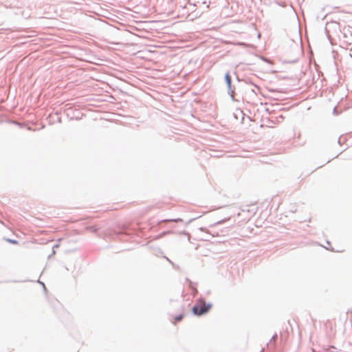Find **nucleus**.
<instances>
[{
	"mask_svg": "<svg viewBox=\"0 0 352 352\" xmlns=\"http://www.w3.org/2000/svg\"><path fill=\"white\" fill-rule=\"evenodd\" d=\"M211 307L212 305L210 303L206 305L205 302L201 301L199 304L194 305L192 310L195 315L201 316L206 314Z\"/></svg>",
	"mask_w": 352,
	"mask_h": 352,
	"instance_id": "1",
	"label": "nucleus"
},
{
	"mask_svg": "<svg viewBox=\"0 0 352 352\" xmlns=\"http://www.w3.org/2000/svg\"><path fill=\"white\" fill-rule=\"evenodd\" d=\"M225 80L228 87V93L232 100H234V89L232 87V80L230 74L228 72L225 75Z\"/></svg>",
	"mask_w": 352,
	"mask_h": 352,
	"instance_id": "2",
	"label": "nucleus"
},
{
	"mask_svg": "<svg viewBox=\"0 0 352 352\" xmlns=\"http://www.w3.org/2000/svg\"><path fill=\"white\" fill-rule=\"evenodd\" d=\"M199 230L201 232H205L206 234V236H204L203 238L204 241H210L211 238H213L215 236L214 234L210 233L209 231H208L204 228H200Z\"/></svg>",
	"mask_w": 352,
	"mask_h": 352,
	"instance_id": "3",
	"label": "nucleus"
},
{
	"mask_svg": "<svg viewBox=\"0 0 352 352\" xmlns=\"http://www.w3.org/2000/svg\"><path fill=\"white\" fill-rule=\"evenodd\" d=\"M183 318V315L181 314V315H179L177 316L176 318H175V320L179 322Z\"/></svg>",
	"mask_w": 352,
	"mask_h": 352,
	"instance_id": "4",
	"label": "nucleus"
},
{
	"mask_svg": "<svg viewBox=\"0 0 352 352\" xmlns=\"http://www.w3.org/2000/svg\"><path fill=\"white\" fill-rule=\"evenodd\" d=\"M170 221H175V222H179V221H182V220L181 219H172Z\"/></svg>",
	"mask_w": 352,
	"mask_h": 352,
	"instance_id": "5",
	"label": "nucleus"
},
{
	"mask_svg": "<svg viewBox=\"0 0 352 352\" xmlns=\"http://www.w3.org/2000/svg\"><path fill=\"white\" fill-rule=\"evenodd\" d=\"M8 241H9V242H10V243H17V241H15V240H11V239H9V240H8Z\"/></svg>",
	"mask_w": 352,
	"mask_h": 352,
	"instance_id": "6",
	"label": "nucleus"
},
{
	"mask_svg": "<svg viewBox=\"0 0 352 352\" xmlns=\"http://www.w3.org/2000/svg\"><path fill=\"white\" fill-rule=\"evenodd\" d=\"M58 245H55L53 247V252H52V254H55L54 248H58Z\"/></svg>",
	"mask_w": 352,
	"mask_h": 352,
	"instance_id": "7",
	"label": "nucleus"
},
{
	"mask_svg": "<svg viewBox=\"0 0 352 352\" xmlns=\"http://www.w3.org/2000/svg\"><path fill=\"white\" fill-rule=\"evenodd\" d=\"M276 336H277L275 334V335L272 338L271 341H274V340H275V339H276Z\"/></svg>",
	"mask_w": 352,
	"mask_h": 352,
	"instance_id": "8",
	"label": "nucleus"
},
{
	"mask_svg": "<svg viewBox=\"0 0 352 352\" xmlns=\"http://www.w3.org/2000/svg\"><path fill=\"white\" fill-rule=\"evenodd\" d=\"M239 45L246 46L247 45L244 43H239Z\"/></svg>",
	"mask_w": 352,
	"mask_h": 352,
	"instance_id": "9",
	"label": "nucleus"
},
{
	"mask_svg": "<svg viewBox=\"0 0 352 352\" xmlns=\"http://www.w3.org/2000/svg\"><path fill=\"white\" fill-rule=\"evenodd\" d=\"M39 283L43 286L44 289H45V286L44 283L42 282H39Z\"/></svg>",
	"mask_w": 352,
	"mask_h": 352,
	"instance_id": "10",
	"label": "nucleus"
},
{
	"mask_svg": "<svg viewBox=\"0 0 352 352\" xmlns=\"http://www.w3.org/2000/svg\"><path fill=\"white\" fill-rule=\"evenodd\" d=\"M188 235V239L190 240V235L188 234H186Z\"/></svg>",
	"mask_w": 352,
	"mask_h": 352,
	"instance_id": "11",
	"label": "nucleus"
},
{
	"mask_svg": "<svg viewBox=\"0 0 352 352\" xmlns=\"http://www.w3.org/2000/svg\"><path fill=\"white\" fill-rule=\"evenodd\" d=\"M221 223V221H218L217 223V224H219V223Z\"/></svg>",
	"mask_w": 352,
	"mask_h": 352,
	"instance_id": "12",
	"label": "nucleus"
}]
</instances>
